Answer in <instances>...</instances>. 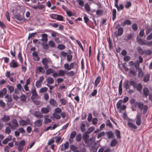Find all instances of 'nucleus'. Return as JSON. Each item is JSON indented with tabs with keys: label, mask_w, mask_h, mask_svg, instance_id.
<instances>
[{
	"label": "nucleus",
	"mask_w": 152,
	"mask_h": 152,
	"mask_svg": "<svg viewBox=\"0 0 152 152\" xmlns=\"http://www.w3.org/2000/svg\"><path fill=\"white\" fill-rule=\"evenodd\" d=\"M94 127L93 126H91L88 128L87 131L86 132V133L88 134H90L92 132L94 129Z\"/></svg>",
	"instance_id": "nucleus-40"
},
{
	"label": "nucleus",
	"mask_w": 152,
	"mask_h": 152,
	"mask_svg": "<svg viewBox=\"0 0 152 152\" xmlns=\"http://www.w3.org/2000/svg\"><path fill=\"white\" fill-rule=\"evenodd\" d=\"M132 22L131 20L126 19L125 20L123 23H122L121 24V25L123 26L124 27L126 25H130L132 24Z\"/></svg>",
	"instance_id": "nucleus-18"
},
{
	"label": "nucleus",
	"mask_w": 152,
	"mask_h": 152,
	"mask_svg": "<svg viewBox=\"0 0 152 152\" xmlns=\"http://www.w3.org/2000/svg\"><path fill=\"white\" fill-rule=\"evenodd\" d=\"M42 37L41 39L42 41L46 42L47 41L48 39V35L46 34H43L41 35Z\"/></svg>",
	"instance_id": "nucleus-23"
},
{
	"label": "nucleus",
	"mask_w": 152,
	"mask_h": 152,
	"mask_svg": "<svg viewBox=\"0 0 152 152\" xmlns=\"http://www.w3.org/2000/svg\"><path fill=\"white\" fill-rule=\"evenodd\" d=\"M42 62L44 65L43 67L45 69H47L49 67L48 65V64L49 63L48 59L47 58H45L42 60Z\"/></svg>",
	"instance_id": "nucleus-5"
},
{
	"label": "nucleus",
	"mask_w": 152,
	"mask_h": 152,
	"mask_svg": "<svg viewBox=\"0 0 152 152\" xmlns=\"http://www.w3.org/2000/svg\"><path fill=\"white\" fill-rule=\"evenodd\" d=\"M14 17L16 19L19 21L24 20L25 18L23 15L21 16L19 14H15L14 15Z\"/></svg>",
	"instance_id": "nucleus-9"
},
{
	"label": "nucleus",
	"mask_w": 152,
	"mask_h": 152,
	"mask_svg": "<svg viewBox=\"0 0 152 152\" xmlns=\"http://www.w3.org/2000/svg\"><path fill=\"white\" fill-rule=\"evenodd\" d=\"M34 115L35 117L39 118H41L43 117V115L39 111H35L34 114Z\"/></svg>",
	"instance_id": "nucleus-13"
},
{
	"label": "nucleus",
	"mask_w": 152,
	"mask_h": 152,
	"mask_svg": "<svg viewBox=\"0 0 152 152\" xmlns=\"http://www.w3.org/2000/svg\"><path fill=\"white\" fill-rule=\"evenodd\" d=\"M129 74L130 77H133L136 76V72L133 69L131 68L129 69Z\"/></svg>",
	"instance_id": "nucleus-21"
},
{
	"label": "nucleus",
	"mask_w": 152,
	"mask_h": 152,
	"mask_svg": "<svg viewBox=\"0 0 152 152\" xmlns=\"http://www.w3.org/2000/svg\"><path fill=\"white\" fill-rule=\"evenodd\" d=\"M49 44L51 48H53L55 46V42L52 40H50L49 42Z\"/></svg>",
	"instance_id": "nucleus-60"
},
{
	"label": "nucleus",
	"mask_w": 152,
	"mask_h": 152,
	"mask_svg": "<svg viewBox=\"0 0 152 152\" xmlns=\"http://www.w3.org/2000/svg\"><path fill=\"white\" fill-rule=\"evenodd\" d=\"M66 13L67 15L69 17L73 16L74 15V13L71 11H70L69 10L66 11Z\"/></svg>",
	"instance_id": "nucleus-58"
},
{
	"label": "nucleus",
	"mask_w": 152,
	"mask_h": 152,
	"mask_svg": "<svg viewBox=\"0 0 152 152\" xmlns=\"http://www.w3.org/2000/svg\"><path fill=\"white\" fill-rule=\"evenodd\" d=\"M60 101L61 104L63 105H64L66 104V101L64 98L60 99Z\"/></svg>",
	"instance_id": "nucleus-64"
},
{
	"label": "nucleus",
	"mask_w": 152,
	"mask_h": 152,
	"mask_svg": "<svg viewBox=\"0 0 152 152\" xmlns=\"http://www.w3.org/2000/svg\"><path fill=\"white\" fill-rule=\"evenodd\" d=\"M48 88L46 87L42 88L39 90V93H44L46 91L48 90Z\"/></svg>",
	"instance_id": "nucleus-47"
},
{
	"label": "nucleus",
	"mask_w": 152,
	"mask_h": 152,
	"mask_svg": "<svg viewBox=\"0 0 152 152\" xmlns=\"http://www.w3.org/2000/svg\"><path fill=\"white\" fill-rule=\"evenodd\" d=\"M49 103L50 105L54 107H57L58 106L56 101L53 99H50L49 100Z\"/></svg>",
	"instance_id": "nucleus-24"
},
{
	"label": "nucleus",
	"mask_w": 152,
	"mask_h": 152,
	"mask_svg": "<svg viewBox=\"0 0 152 152\" xmlns=\"http://www.w3.org/2000/svg\"><path fill=\"white\" fill-rule=\"evenodd\" d=\"M85 125L83 123L81 124L80 129L81 131L83 132L85 130Z\"/></svg>",
	"instance_id": "nucleus-57"
},
{
	"label": "nucleus",
	"mask_w": 152,
	"mask_h": 152,
	"mask_svg": "<svg viewBox=\"0 0 152 152\" xmlns=\"http://www.w3.org/2000/svg\"><path fill=\"white\" fill-rule=\"evenodd\" d=\"M149 78H150L149 74L148 73H147L145 75L144 77L143 78L144 81L145 82H148L149 80Z\"/></svg>",
	"instance_id": "nucleus-34"
},
{
	"label": "nucleus",
	"mask_w": 152,
	"mask_h": 152,
	"mask_svg": "<svg viewBox=\"0 0 152 152\" xmlns=\"http://www.w3.org/2000/svg\"><path fill=\"white\" fill-rule=\"evenodd\" d=\"M12 129L15 127H18L19 126V124L16 119H13L12 121Z\"/></svg>",
	"instance_id": "nucleus-17"
},
{
	"label": "nucleus",
	"mask_w": 152,
	"mask_h": 152,
	"mask_svg": "<svg viewBox=\"0 0 152 152\" xmlns=\"http://www.w3.org/2000/svg\"><path fill=\"white\" fill-rule=\"evenodd\" d=\"M65 48V46L63 44H59L57 46V48L60 50H64Z\"/></svg>",
	"instance_id": "nucleus-48"
},
{
	"label": "nucleus",
	"mask_w": 152,
	"mask_h": 152,
	"mask_svg": "<svg viewBox=\"0 0 152 152\" xmlns=\"http://www.w3.org/2000/svg\"><path fill=\"white\" fill-rule=\"evenodd\" d=\"M11 131V128L9 126L7 127L5 129V132L6 133L9 134H10Z\"/></svg>",
	"instance_id": "nucleus-54"
},
{
	"label": "nucleus",
	"mask_w": 152,
	"mask_h": 152,
	"mask_svg": "<svg viewBox=\"0 0 152 152\" xmlns=\"http://www.w3.org/2000/svg\"><path fill=\"white\" fill-rule=\"evenodd\" d=\"M54 137H55V139H56V143L59 144L61 143L62 142V140L60 142L61 139V138L60 137L58 136H54Z\"/></svg>",
	"instance_id": "nucleus-37"
},
{
	"label": "nucleus",
	"mask_w": 152,
	"mask_h": 152,
	"mask_svg": "<svg viewBox=\"0 0 152 152\" xmlns=\"http://www.w3.org/2000/svg\"><path fill=\"white\" fill-rule=\"evenodd\" d=\"M144 53L146 55H150L152 53V51L149 49L146 50H144Z\"/></svg>",
	"instance_id": "nucleus-55"
},
{
	"label": "nucleus",
	"mask_w": 152,
	"mask_h": 152,
	"mask_svg": "<svg viewBox=\"0 0 152 152\" xmlns=\"http://www.w3.org/2000/svg\"><path fill=\"white\" fill-rule=\"evenodd\" d=\"M116 11L115 9H113L112 11V20L114 21L116 18Z\"/></svg>",
	"instance_id": "nucleus-33"
},
{
	"label": "nucleus",
	"mask_w": 152,
	"mask_h": 152,
	"mask_svg": "<svg viewBox=\"0 0 152 152\" xmlns=\"http://www.w3.org/2000/svg\"><path fill=\"white\" fill-rule=\"evenodd\" d=\"M26 145L25 141L24 140H21L18 144V151H22L24 149V146Z\"/></svg>",
	"instance_id": "nucleus-3"
},
{
	"label": "nucleus",
	"mask_w": 152,
	"mask_h": 152,
	"mask_svg": "<svg viewBox=\"0 0 152 152\" xmlns=\"http://www.w3.org/2000/svg\"><path fill=\"white\" fill-rule=\"evenodd\" d=\"M18 58L20 61V63L22 64L23 62V59L21 56V54L20 52L18 55Z\"/></svg>",
	"instance_id": "nucleus-46"
},
{
	"label": "nucleus",
	"mask_w": 152,
	"mask_h": 152,
	"mask_svg": "<svg viewBox=\"0 0 152 152\" xmlns=\"http://www.w3.org/2000/svg\"><path fill=\"white\" fill-rule=\"evenodd\" d=\"M101 80V77L99 76L96 79L94 82V86L96 87L97 85L99 84Z\"/></svg>",
	"instance_id": "nucleus-28"
},
{
	"label": "nucleus",
	"mask_w": 152,
	"mask_h": 152,
	"mask_svg": "<svg viewBox=\"0 0 152 152\" xmlns=\"http://www.w3.org/2000/svg\"><path fill=\"white\" fill-rule=\"evenodd\" d=\"M129 83L130 85L131 86H132L133 88L137 84L136 82L134 80H130Z\"/></svg>",
	"instance_id": "nucleus-56"
},
{
	"label": "nucleus",
	"mask_w": 152,
	"mask_h": 152,
	"mask_svg": "<svg viewBox=\"0 0 152 152\" xmlns=\"http://www.w3.org/2000/svg\"><path fill=\"white\" fill-rule=\"evenodd\" d=\"M143 96L147 98L149 94V91L148 88L147 87L144 88L143 89Z\"/></svg>",
	"instance_id": "nucleus-14"
},
{
	"label": "nucleus",
	"mask_w": 152,
	"mask_h": 152,
	"mask_svg": "<svg viewBox=\"0 0 152 152\" xmlns=\"http://www.w3.org/2000/svg\"><path fill=\"white\" fill-rule=\"evenodd\" d=\"M46 80L48 83L50 84H53L54 81V79L51 77H48L47 79Z\"/></svg>",
	"instance_id": "nucleus-35"
},
{
	"label": "nucleus",
	"mask_w": 152,
	"mask_h": 152,
	"mask_svg": "<svg viewBox=\"0 0 152 152\" xmlns=\"http://www.w3.org/2000/svg\"><path fill=\"white\" fill-rule=\"evenodd\" d=\"M70 148L73 152H79L77 147L74 145H71L70 146Z\"/></svg>",
	"instance_id": "nucleus-19"
},
{
	"label": "nucleus",
	"mask_w": 152,
	"mask_h": 152,
	"mask_svg": "<svg viewBox=\"0 0 152 152\" xmlns=\"http://www.w3.org/2000/svg\"><path fill=\"white\" fill-rule=\"evenodd\" d=\"M115 133L117 138H121V136L120 134V132L119 130L118 129L116 130L115 131Z\"/></svg>",
	"instance_id": "nucleus-43"
},
{
	"label": "nucleus",
	"mask_w": 152,
	"mask_h": 152,
	"mask_svg": "<svg viewBox=\"0 0 152 152\" xmlns=\"http://www.w3.org/2000/svg\"><path fill=\"white\" fill-rule=\"evenodd\" d=\"M137 49L138 53L141 55H143L144 53V51H143V49L142 48L140 47H137Z\"/></svg>",
	"instance_id": "nucleus-29"
},
{
	"label": "nucleus",
	"mask_w": 152,
	"mask_h": 152,
	"mask_svg": "<svg viewBox=\"0 0 152 152\" xmlns=\"http://www.w3.org/2000/svg\"><path fill=\"white\" fill-rule=\"evenodd\" d=\"M131 5L132 4L130 2L127 1H126V4L125 5V7L126 8L128 9L130 7Z\"/></svg>",
	"instance_id": "nucleus-62"
},
{
	"label": "nucleus",
	"mask_w": 152,
	"mask_h": 152,
	"mask_svg": "<svg viewBox=\"0 0 152 152\" xmlns=\"http://www.w3.org/2000/svg\"><path fill=\"white\" fill-rule=\"evenodd\" d=\"M115 6L117 8L118 11L119 10H123L124 8V5L122 4H120L119 6L118 5V3L114 4Z\"/></svg>",
	"instance_id": "nucleus-22"
},
{
	"label": "nucleus",
	"mask_w": 152,
	"mask_h": 152,
	"mask_svg": "<svg viewBox=\"0 0 152 152\" xmlns=\"http://www.w3.org/2000/svg\"><path fill=\"white\" fill-rule=\"evenodd\" d=\"M132 28L134 31H136L138 29V26L137 24H133L132 26Z\"/></svg>",
	"instance_id": "nucleus-53"
},
{
	"label": "nucleus",
	"mask_w": 152,
	"mask_h": 152,
	"mask_svg": "<svg viewBox=\"0 0 152 152\" xmlns=\"http://www.w3.org/2000/svg\"><path fill=\"white\" fill-rule=\"evenodd\" d=\"M53 72V69L50 68L48 69L46 72L45 73L47 75H49Z\"/></svg>",
	"instance_id": "nucleus-41"
},
{
	"label": "nucleus",
	"mask_w": 152,
	"mask_h": 152,
	"mask_svg": "<svg viewBox=\"0 0 152 152\" xmlns=\"http://www.w3.org/2000/svg\"><path fill=\"white\" fill-rule=\"evenodd\" d=\"M20 99L21 101L24 102L26 100V97L25 95L23 94L20 96Z\"/></svg>",
	"instance_id": "nucleus-61"
},
{
	"label": "nucleus",
	"mask_w": 152,
	"mask_h": 152,
	"mask_svg": "<svg viewBox=\"0 0 152 152\" xmlns=\"http://www.w3.org/2000/svg\"><path fill=\"white\" fill-rule=\"evenodd\" d=\"M7 87L10 93H11L14 91V88L13 86L7 85Z\"/></svg>",
	"instance_id": "nucleus-44"
},
{
	"label": "nucleus",
	"mask_w": 152,
	"mask_h": 152,
	"mask_svg": "<svg viewBox=\"0 0 152 152\" xmlns=\"http://www.w3.org/2000/svg\"><path fill=\"white\" fill-rule=\"evenodd\" d=\"M31 93L32 94V95L31 96V98L32 99H34L36 97L38 96L35 89L34 88H32L31 89Z\"/></svg>",
	"instance_id": "nucleus-10"
},
{
	"label": "nucleus",
	"mask_w": 152,
	"mask_h": 152,
	"mask_svg": "<svg viewBox=\"0 0 152 152\" xmlns=\"http://www.w3.org/2000/svg\"><path fill=\"white\" fill-rule=\"evenodd\" d=\"M134 88L136 89L137 91L141 93L142 89V86L140 83H138L136 84Z\"/></svg>",
	"instance_id": "nucleus-11"
},
{
	"label": "nucleus",
	"mask_w": 152,
	"mask_h": 152,
	"mask_svg": "<svg viewBox=\"0 0 152 152\" xmlns=\"http://www.w3.org/2000/svg\"><path fill=\"white\" fill-rule=\"evenodd\" d=\"M117 33L115 34L116 37H118L121 36L123 33L124 29L123 28L120 27L118 29Z\"/></svg>",
	"instance_id": "nucleus-7"
},
{
	"label": "nucleus",
	"mask_w": 152,
	"mask_h": 152,
	"mask_svg": "<svg viewBox=\"0 0 152 152\" xmlns=\"http://www.w3.org/2000/svg\"><path fill=\"white\" fill-rule=\"evenodd\" d=\"M136 124L137 126H140L142 122L141 114L140 113H138L135 118Z\"/></svg>",
	"instance_id": "nucleus-2"
},
{
	"label": "nucleus",
	"mask_w": 152,
	"mask_h": 152,
	"mask_svg": "<svg viewBox=\"0 0 152 152\" xmlns=\"http://www.w3.org/2000/svg\"><path fill=\"white\" fill-rule=\"evenodd\" d=\"M53 116L54 118L57 119L59 120L61 118L60 116L55 113H53Z\"/></svg>",
	"instance_id": "nucleus-50"
},
{
	"label": "nucleus",
	"mask_w": 152,
	"mask_h": 152,
	"mask_svg": "<svg viewBox=\"0 0 152 152\" xmlns=\"http://www.w3.org/2000/svg\"><path fill=\"white\" fill-rule=\"evenodd\" d=\"M61 112V110L59 107H56L55 109V113H60Z\"/></svg>",
	"instance_id": "nucleus-63"
},
{
	"label": "nucleus",
	"mask_w": 152,
	"mask_h": 152,
	"mask_svg": "<svg viewBox=\"0 0 152 152\" xmlns=\"http://www.w3.org/2000/svg\"><path fill=\"white\" fill-rule=\"evenodd\" d=\"M118 142V140L115 139H113L111 142L110 143V146L114 147L115 146Z\"/></svg>",
	"instance_id": "nucleus-36"
},
{
	"label": "nucleus",
	"mask_w": 152,
	"mask_h": 152,
	"mask_svg": "<svg viewBox=\"0 0 152 152\" xmlns=\"http://www.w3.org/2000/svg\"><path fill=\"white\" fill-rule=\"evenodd\" d=\"M10 67L12 68H16L18 67L19 65L17 62H15V60H12L10 64Z\"/></svg>",
	"instance_id": "nucleus-8"
},
{
	"label": "nucleus",
	"mask_w": 152,
	"mask_h": 152,
	"mask_svg": "<svg viewBox=\"0 0 152 152\" xmlns=\"http://www.w3.org/2000/svg\"><path fill=\"white\" fill-rule=\"evenodd\" d=\"M76 134L77 133L75 131H73L71 132L69 140V142H71V139H73L75 137Z\"/></svg>",
	"instance_id": "nucleus-25"
},
{
	"label": "nucleus",
	"mask_w": 152,
	"mask_h": 152,
	"mask_svg": "<svg viewBox=\"0 0 152 152\" xmlns=\"http://www.w3.org/2000/svg\"><path fill=\"white\" fill-rule=\"evenodd\" d=\"M37 69L39 72H41L42 74L44 73L45 72L44 69L41 66L37 68Z\"/></svg>",
	"instance_id": "nucleus-38"
},
{
	"label": "nucleus",
	"mask_w": 152,
	"mask_h": 152,
	"mask_svg": "<svg viewBox=\"0 0 152 152\" xmlns=\"http://www.w3.org/2000/svg\"><path fill=\"white\" fill-rule=\"evenodd\" d=\"M11 136H9L2 141V143L4 144H6L9 141H11Z\"/></svg>",
	"instance_id": "nucleus-27"
},
{
	"label": "nucleus",
	"mask_w": 152,
	"mask_h": 152,
	"mask_svg": "<svg viewBox=\"0 0 152 152\" xmlns=\"http://www.w3.org/2000/svg\"><path fill=\"white\" fill-rule=\"evenodd\" d=\"M55 139V137H53L52 138L49 139L48 140V145H50L51 143H53L54 142V139Z\"/></svg>",
	"instance_id": "nucleus-51"
},
{
	"label": "nucleus",
	"mask_w": 152,
	"mask_h": 152,
	"mask_svg": "<svg viewBox=\"0 0 152 152\" xmlns=\"http://www.w3.org/2000/svg\"><path fill=\"white\" fill-rule=\"evenodd\" d=\"M69 143L68 142H66L64 145H61L60 146L61 150L64 151L67 149L69 148Z\"/></svg>",
	"instance_id": "nucleus-6"
},
{
	"label": "nucleus",
	"mask_w": 152,
	"mask_h": 152,
	"mask_svg": "<svg viewBox=\"0 0 152 152\" xmlns=\"http://www.w3.org/2000/svg\"><path fill=\"white\" fill-rule=\"evenodd\" d=\"M133 37V35L131 34H127L124 38V39L126 41H128L131 40Z\"/></svg>",
	"instance_id": "nucleus-31"
},
{
	"label": "nucleus",
	"mask_w": 152,
	"mask_h": 152,
	"mask_svg": "<svg viewBox=\"0 0 152 152\" xmlns=\"http://www.w3.org/2000/svg\"><path fill=\"white\" fill-rule=\"evenodd\" d=\"M66 71L65 70H60L59 71L58 73V75L59 76H61L63 77V76L65 74V72Z\"/></svg>",
	"instance_id": "nucleus-42"
},
{
	"label": "nucleus",
	"mask_w": 152,
	"mask_h": 152,
	"mask_svg": "<svg viewBox=\"0 0 152 152\" xmlns=\"http://www.w3.org/2000/svg\"><path fill=\"white\" fill-rule=\"evenodd\" d=\"M84 8L86 11L89 12L90 11V7H89L88 4V3H86L85 4Z\"/></svg>",
	"instance_id": "nucleus-49"
},
{
	"label": "nucleus",
	"mask_w": 152,
	"mask_h": 152,
	"mask_svg": "<svg viewBox=\"0 0 152 152\" xmlns=\"http://www.w3.org/2000/svg\"><path fill=\"white\" fill-rule=\"evenodd\" d=\"M127 125L128 127L132 130L133 129H136L137 128V126L135 125L130 122H128Z\"/></svg>",
	"instance_id": "nucleus-15"
},
{
	"label": "nucleus",
	"mask_w": 152,
	"mask_h": 152,
	"mask_svg": "<svg viewBox=\"0 0 152 152\" xmlns=\"http://www.w3.org/2000/svg\"><path fill=\"white\" fill-rule=\"evenodd\" d=\"M41 111L42 114H46L49 112V110L48 108L43 107L41 108Z\"/></svg>",
	"instance_id": "nucleus-30"
},
{
	"label": "nucleus",
	"mask_w": 152,
	"mask_h": 152,
	"mask_svg": "<svg viewBox=\"0 0 152 152\" xmlns=\"http://www.w3.org/2000/svg\"><path fill=\"white\" fill-rule=\"evenodd\" d=\"M122 102V100L120 99L117 102L116 104V107L117 109H119L121 107V104Z\"/></svg>",
	"instance_id": "nucleus-52"
},
{
	"label": "nucleus",
	"mask_w": 152,
	"mask_h": 152,
	"mask_svg": "<svg viewBox=\"0 0 152 152\" xmlns=\"http://www.w3.org/2000/svg\"><path fill=\"white\" fill-rule=\"evenodd\" d=\"M42 120L38 119L36 120L34 123L35 126L36 127H39L42 125Z\"/></svg>",
	"instance_id": "nucleus-12"
},
{
	"label": "nucleus",
	"mask_w": 152,
	"mask_h": 152,
	"mask_svg": "<svg viewBox=\"0 0 152 152\" xmlns=\"http://www.w3.org/2000/svg\"><path fill=\"white\" fill-rule=\"evenodd\" d=\"M107 135L108 138H111L113 137V134L112 131H110L107 132Z\"/></svg>",
	"instance_id": "nucleus-39"
},
{
	"label": "nucleus",
	"mask_w": 152,
	"mask_h": 152,
	"mask_svg": "<svg viewBox=\"0 0 152 152\" xmlns=\"http://www.w3.org/2000/svg\"><path fill=\"white\" fill-rule=\"evenodd\" d=\"M129 84V81L128 80H125V82L124 83V88L126 91H127L128 89H129L130 86Z\"/></svg>",
	"instance_id": "nucleus-16"
},
{
	"label": "nucleus",
	"mask_w": 152,
	"mask_h": 152,
	"mask_svg": "<svg viewBox=\"0 0 152 152\" xmlns=\"http://www.w3.org/2000/svg\"><path fill=\"white\" fill-rule=\"evenodd\" d=\"M20 124L22 126H26L27 125L30 124L31 121L29 118H27L26 121L21 120L19 122Z\"/></svg>",
	"instance_id": "nucleus-4"
},
{
	"label": "nucleus",
	"mask_w": 152,
	"mask_h": 152,
	"mask_svg": "<svg viewBox=\"0 0 152 152\" xmlns=\"http://www.w3.org/2000/svg\"><path fill=\"white\" fill-rule=\"evenodd\" d=\"M137 41L138 43L141 45H145V44L146 41L140 38L137 37Z\"/></svg>",
	"instance_id": "nucleus-20"
},
{
	"label": "nucleus",
	"mask_w": 152,
	"mask_h": 152,
	"mask_svg": "<svg viewBox=\"0 0 152 152\" xmlns=\"http://www.w3.org/2000/svg\"><path fill=\"white\" fill-rule=\"evenodd\" d=\"M10 118L8 115H4L1 118V120L4 121H8L10 120Z\"/></svg>",
	"instance_id": "nucleus-32"
},
{
	"label": "nucleus",
	"mask_w": 152,
	"mask_h": 152,
	"mask_svg": "<svg viewBox=\"0 0 152 152\" xmlns=\"http://www.w3.org/2000/svg\"><path fill=\"white\" fill-rule=\"evenodd\" d=\"M64 67L65 69L68 70H69L71 69V68L70 67L68 63H66L64 64Z\"/></svg>",
	"instance_id": "nucleus-59"
},
{
	"label": "nucleus",
	"mask_w": 152,
	"mask_h": 152,
	"mask_svg": "<svg viewBox=\"0 0 152 152\" xmlns=\"http://www.w3.org/2000/svg\"><path fill=\"white\" fill-rule=\"evenodd\" d=\"M138 60H137L134 63V67L137 70L140 69V64Z\"/></svg>",
	"instance_id": "nucleus-45"
},
{
	"label": "nucleus",
	"mask_w": 152,
	"mask_h": 152,
	"mask_svg": "<svg viewBox=\"0 0 152 152\" xmlns=\"http://www.w3.org/2000/svg\"><path fill=\"white\" fill-rule=\"evenodd\" d=\"M7 92V89L4 88L0 91V97H2L4 95H5Z\"/></svg>",
	"instance_id": "nucleus-26"
},
{
	"label": "nucleus",
	"mask_w": 152,
	"mask_h": 152,
	"mask_svg": "<svg viewBox=\"0 0 152 152\" xmlns=\"http://www.w3.org/2000/svg\"><path fill=\"white\" fill-rule=\"evenodd\" d=\"M135 106L137 107L141 110H143L142 113L145 114L148 108V106L146 105H144V103L142 102H136L135 103Z\"/></svg>",
	"instance_id": "nucleus-1"
}]
</instances>
